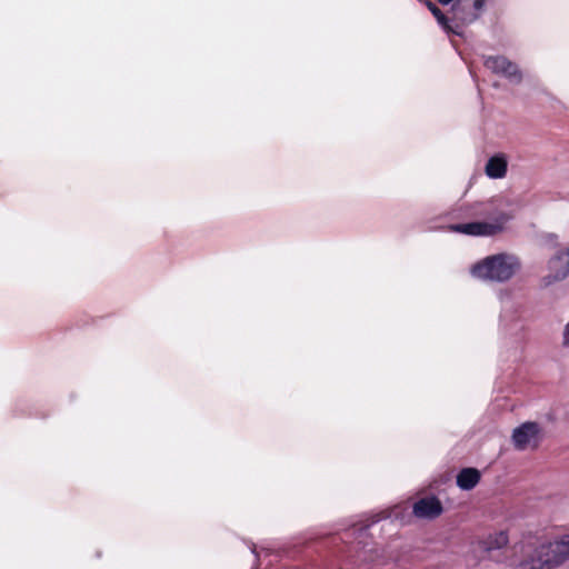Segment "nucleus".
Wrapping results in <instances>:
<instances>
[{
    "label": "nucleus",
    "mask_w": 569,
    "mask_h": 569,
    "mask_svg": "<svg viewBox=\"0 0 569 569\" xmlns=\"http://www.w3.org/2000/svg\"><path fill=\"white\" fill-rule=\"evenodd\" d=\"M521 269L520 258L508 251L489 254L469 268L470 276L479 281L505 283L510 281Z\"/></svg>",
    "instance_id": "nucleus-1"
},
{
    "label": "nucleus",
    "mask_w": 569,
    "mask_h": 569,
    "mask_svg": "<svg viewBox=\"0 0 569 569\" xmlns=\"http://www.w3.org/2000/svg\"><path fill=\"white\" fill-rule=\"evenodd\" d=\"M512 218L513 214L510 211H498L489 220L457 223L449 229L471 237H495L506 230Z\"/></svg>",
    "instance_id": "nucleus-2"
},
{
    "label": "nucleus",
    "mask_w": 569,
    "mask_h": 569,
    "mask_svg": "<svg viewBox=\"0 0 569 569\" xmlns=\"http://www.w3.org/2000/svg\"><path fill=\"white\" fill-rule=\"evenodd\" d=\"M545 551L530 568H552L569 559V533L555 541L542 543Z\"/></svg>",
    "instance_id": "nucleus-3"
},
{
    "label": "nucleus",
    "mask_w": 569,
    "mask_h": 569,
    "mask_svg": "<svg viewBox=\"0 0 569 569\" xmlns=\"http://www.w3.org/2000/svg\"><path fill=\"white\" fill-rule=\"evenodd\" d=\"M543 428L535 421H526L512 430L511 442L520 451L535 450L543 439Z\"/></svg>",
    "instance_id": "nucleus-4"
},
{
    "label": "nucleus",
    "mask_w": 569,
    "mask_h": 569,
    "mask_svg": "<svg viewBox=\"0 0 569 569\" xmlns=\"http://www.w3.org/2000/svg\"><path fill=\"white\" fill-rule=\"evenodd\" d=\"M483 66L491 73L503 78L510 83L517 84L522 79V73L518 64L505 56H486L483 57Z\"/></svg>",
    "instance_id": "nucleus-5"
},
{
    "label": "nucleus",
    "mask_w": 569,
    "mask_h": 569,
    "mask_svg": "<svg viewBox=\"0 0 569 569\" xmlns=\"http://www.w3.org/2000/svg\"><path fill=\"white\" fill-rule=\"evenodd\" d=\"M486 0H456L452 6L453 17L463 24L476 21L483 12Z\"/></svg>",
    "instance_id": "nucleus-6"
},
{
    "label": "nucleus",
    "mask_w": 569,
    "mask_h": 569,
    "mask_svg": "<svg viewBox=\"0 0 569 569\" xmlns=\"http://www.w3.org/2000/svg\"><path fill=\"white\" fill-rule=\"evenodd\" d=\"M569 277V246L563 250L558 251L548 261V273L545 277V282L551 284L562 281Z\"/></svg>",
    "instance_id": "nucleus-7"
},
{
    "label": "nucleus",
    "mask_w": 569,
    "mask_h": 569,
    "mask_svg": "<svg viewBox=\"0 0 569 569\" xmlns=\"http://www.w3.org/2000/svg\"><path fill=\"white\" fill-rule=\"evenodd\" d=\"M545 551L542 545L536 546L532 543H521L519 546H515V559L512 560V565L515 569H541V568H529L531 565L539 559L540 555Z\"/></svg>",
    "instance_id": "nucleus-8"
},
{
    "label": "nucleus",
    "mask_w": 569,
    "mask_h": 569,
    "mask_svg": "<svg viewBox=\"0 0 569 569\" xmlns=\"http://www.w3.org/2000/svg\"><path fill=\"white\" fill-rule=\"evenodd\" d=\"M443 511L440 500L436 497L421 498L413 503L412 512L419 519H435Z\"/></svg>",
    "instance_id": "nucleus-9"
},
{
    "label": "nucleus",
    "mask_w": 569,
    "mask_h": 569,
    "mask_svg": "<svg viewBox=\"0 0 569 569\" xmlns=\"http://www.w3.org/2000/svg\"><path fill=\"white\" fill-rule=\"evenodd\" d=\"M508 159L499 153L491 157L486 164L485 172L490 179H502L507 174Z\"/></svg>",
    "instance_id": "nucleus-10"
},
{
    "label": "nucleus",
    "mask_w": 569,
    "mask_h": 569,
    "mask_svg": "<svg viewBox=\"0 0 569 569\" xmlns=\"http://www.w3.org/2000/svg\"><path fill=\"white\" fill-rule=\"evenodd\" d=\"M480 472L475 468H465L457 475V486L461 490H471L480 481Z\"/></svg>",
    "instance_id": "nucleus-11"
},
{
    "label": "nucleus",
    "mask_w": 569,
    "mask_h": 569,
    "mask_svg": "<svg viewBox=\"0 0 569 569\" xmlns=\"http://www.w3.org/2000/svg\"><path fill=\"white\" fill-rule=\"evenodd\" d=\"M509 542L507 531L500 530L488 535L482 541V548L487 551L499 550L505 548Z\"/></svg>",
    "instance_id": "nucleus-12"
},
{
    "label": "nucleus",
    "mask_w": 569,
    "mask_h": 569,
    "mask_svg": "<svg viewBox=\"0 0 569 569\" xmlns=\"http://www.w3.org/2000/svg\"><path fill=\"white\" fill-rule=\"evenodd\" d=\"M425 3L443 30H446L447 32H457L451 27L450 21L446 18V16L440 11V9L435 3H432L431 1H426Z\"/></svg>",
    "instance_id": "nucleus-13"
},
{
    "label": "nucleus",
    "mask_w": 569,
    "mask_h": 569,
    "mask_svg": "<svg viewBox=\"0 0 569 569\" xmlns=\"http://www.w3.org/2000/svg\"><path fill=\"white\" fill-rule=\"evenodd\" d=\"M562 346L569 349V321L565 325L562 330Z\"/></svg>",
    "instance_id": "nucleus-14"
},
{
    "label": "nucleus",
    "mask_w": 569,
    "mask_h": 569,
    "mask_svg": "<svg viewBox=\"0 0 569 569\" xmlns=\"http://www.w3.org/2000/svg\"><path fill=\"white\" fill-rule=\"evenodd\" d=\"M441 4H449L453 0H438Z\"/></svg>",
    "instance_id": "nucleus-15"
}]
</instances>
